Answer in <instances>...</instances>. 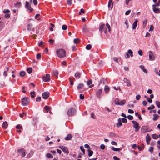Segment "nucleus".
<instances>
[{
	"label": "nucleus",
	"instance_id": "obj_15",
	"mask_svg": "<svg viewBox=\"0 0 160 160\" xmlns=\"http://www.w3.org/2000/svg\"><path fill=\"white\" fill-rule=\"evenodd\" d=\"M123 81L125 83H127V86L129 87L131 85L130 81L127 78H124L123 80Z\"/></svg>",
	"mask_w": 160,
	"mask_h": 160
},
{
	"label": "nucleus",
	"instance_id": "obj_19",
	"mask_svg": "<svg viewBox=\"0 0 160 160\" xmlns=\"http://www.w3.org/2000/svg\"><path fill=\"white\" fill-rule=\"evenodd\" d=\"M146 139L147 143L148 144H149L150 143V142L151 140V138L149 135L148 134L147 135L146 137Z\"/></svg>",
	"mask_w": 160,
	"mask_h": 160
},
{
	"label": "nucleus",
	"instance_id": "obj_64",
	"mask_svg": "<svg viewBox=\"0 0 160 160\" xmlns=\"http://www.w3.org/2000/svg\"><path fill=\"white\" fill-rule=\"evenodd\" d=\"M105 145L104 144H102L100 145V148L102 150H103L105 149Z\"/></svg>",
	"mask_w": 160,
	"mask_h": 160
},
{
	"label": "nucleus",
	"instance_id": "obj_37",
	"mask_svg": "<svg viewBox=\"0 0 160 160\" xmlns=\"http://www.w3.org/2000/svg\"><path fill=\"white\" fill-rule=\"evenodd\" d=\"M25 72L24 71H22L20 72L19 75L21 77H23L25 75Z\"/></svg>",
	"mask_w": 160,
	"mask_h": 160
},
{
	"label": "nucleus",
	"instance_id": "obj_21",
	"mask_svg": "<svg viewBox=\"0 0 160 160\" xmlns=\"http://www.w3.org/2000/svg\"><path fill=\"white\" fill-rule=\"evenodd\" d=\"M8 126V123L6 121H4L3 122L2 125V127L5 129H6L7 128Z\"/></svg>",
	"mask_w": 160,
	"mask_h": 160
},
{
	"label": "nucleus",
	"instance_id": "obj_39",
	"mask_svg": "<svg viewBox=\"0 0 160 160\" xmlns=\"http://www.w3.org/2000/svg\"><path fill=\"white\" fill-rule=\"evenodd\" d=\"M32 68H27L26 71L27 72H28V73L29 74H30L32 72Z\"/></svg>",
	"mask_w": 160,
	"mask_h": 160
},
{
	"label": "nucleus",
	"instance_id": "obj_41",
	"mask_svg": "<svg viewBox=\"0 0 160 160\" xmlns=\"http://www.w3.org/2000/svg\"><path fill=\"white\" fill-rule=\"evenodd\" d=\"M92 48V46L91 44L87 45L86 47V48L88 50H90Z\"/></svg>",
	"mask_w": 160,
	"mask_h": 160
},
{
	"label": "nucleus",
	"instance_id": "obj_47",
	"mask_svg": "<svg viewBox=\"0 0 160 160\" xmlns=\"http://www.w3.org/2000/svg\"><path fill=\"white\" fill-rule=\"evenodd\" d=\"M80 150L83 152V154L84 155L85 153V150L84 148L82 146H80Z\"/></svg>",
	"mask_w": 160,
	"mask_h": 160
},
{
	"label": "nucleus",
	"instance_id": "obj_22",
	"mask_svg": "<svg viewBox=\"0 0 160 160\" xmlns=\"http://www.w3.org/2000/svg\"><path fill=\"white\" fill-rule=\"evenodd\" d=\"M104 90L106 93H108L110 90V87L108 85H105L104 87Z\"/></svg>",
	"mask_w": 160,
	"mask_h": 160
},
{
	"label": "nucleus",
	"instance_id": "obj_42",
	"mask_svg": "<svg viewBox=\"0 0 160 160\" xmlns=\"http://www.w3.org/2000/svg\"><path fill=\"white\" fill-rule=\"evenodd\" d=\"M152 137L154 139H157L158 138V136L156 134H152Z\"/></svg>",
	"mask_w": 160,
	"mask_h": 160
},
{
	"label": "nucleus",
	"instance_id": "obj_55",
	"mask_svg": "<svg viewBox=\"0 0 160 160\" xmlns=\"http://www.w3.org/2000/svg\"><path fill=\"white\" fill-rule=\"evenodd\" d=\"M156 104L158 108H160V102L158 101H156Z\"/></svg>",
	"mask_w": 160,
	"mask_h": 160
},
{
	"label": "nucleus",
	"instance_id": "obj_59",
	"mask_svg": "<svg viewBox=\"0 0 160 160\" xmlns=\"http://www.w3.org/2000/svg\"><path fill=\"white\" fill-rule=\"evenodd\" d=\"M80 98L81 99H84V96L83 94H80L79 96Z\"/></svg>",
	"mask_w": 160,
	"mask_h": 160
},
{
	"label": "nucleus",
	"instance_id": "obj_36",
	"mask_svg": "<svg viewBox=\"0 0 160 160\" xmlns=\"http://www.w3.org/2000/svg\"><path fill=\"white\" fill-rule=\"evenodd\" d=\"M7 70L6 71H5L3 72V75L5 76H7V71H8L9 69V68L8 67H7L6 68Z\"/></svg>",
	"mask_w": 160,
	"mask_h": 160
},
{
	"label": "nucleus",
	"instance_id": "obj_62",
	"mask_svg": "<svg viewBox=\"0 0 160 160\" xmlns=\"http://www.w3.org/2000/svg\"><path fill=\"white\" fill-rule=\"evenodd\" d=\"M41 98L40 97H37L36 98V101L37 102H39L41 101Z\"/></svg>",
	"mask_w": 160,
	"mask_h": 160
},
{
	"label": "nucleus",
	"instance_id": "obj_2",
	"mask_svg": "<svg viewBox=\"0 0 160 160\" xmlns=\"http://www.w3.org/2000/svg\"><path fill=\"white\" fill-rule=\"evenodd\" d=\"M76 112V109L72 108L68 110L67 112V114L69 116H72L74 115Z\"/></svg>",
	"mask_w": 160,
	"mask_h": 160
},
{
	"label": "nucleus",
	"instance_id": "obj_6",
	"mask_svg": "<svg viewBox=\"0 0 160 160\" xmlns=\"http://www.w3.org/2000/svg\"><path fill=\"white\" fill-rule=\"evenodd\" d=\"M141 131L142 133H145L146 132H150L152 130H150L148 126H143L141 128Z\"/></svg>",
	"mask_w": 160,
	"mask_h": 160
},
{
	"label": "nucleus",
	"instance_id": "obj_49",
	"mask_svg": "<svg viewBox=\"0 0 160 160\" xmlns=\"http://www.w3.org/2000/svg\"><path fill=\"white\" fill-rule=\"evenodd\" d=\"M41 57V54L40 53H38L36 55V58L38 59H39Z\"/></svg>",
	"mask_w": 160,
	"mask_h": 160
},
{
	"label": "nucleus",
	"instance_id": "obj_38",
	"mask_svg": "<svg viewBox=\"0 0 160 160\" xmlns=\"http://www.w3.org/2000/svg\"><path fill=\"white\" fill-rule=\"evenodd\" d=\"M80 41V40L78 38L75 39L74 40V42L76 44L79 43Z\"/></svg>",
	"mask_w": 160,
	"mask_h": 160
},
{
	"label": "nucleus",
	"instance_id": "obj_16",
	"mask_svg": "<svg viewBox=\"0 0 160 160\" xmlns=\"http://www.w3.org/2000/svg\"><path fill=\"white\" fill-rule=\"evenodd\" d=\"M92 83V80H90L86 81L87 84L89 86V88H92L93 87V84H91Z\"/></svg>",
	"mask_w": 160,
	"mask_h": 160
},
{
	"label": "nucleus",
	"instance_id": "obj_51",
	"mask_svg": "<svg viewBox=\"0 0 160 160\" xmlns=\"http://www.w3.org/2000/svg\"><path fill=\"white\" fill-rule=\"evenodd\" d=\"M126 102V101L125 100H122V101H120V104H120L119 105H124Z\"/></svg>",
	"mask_w": 160,
	"mask_h": 160
},
{
	"label": "nucleus",
	"instance_id": "obj_4",
	"mask_svg": "<svg viewBox=\"0 0 160 160\" xmlns=\"http://www.w3.org/2000/svg\"><path fill=\"white\" fill-rule=\"evenodd\" d=\"M30 102V99L27 97H25L22 100V105L24 106L27 105Z\"/></svg>",
	"mask_w": 160,
	"mask_h": 160
},
{
	"label": "nucleus",
	"instance_id": "obj_24",
	"mask_svg": "<svg viewBox=\"0 0 160 160\" xmlns=\"http://www.w3.org/2000/svg\"><path fill=\"white\" fill-rule=\"evenodd\" d=\"M138 20L136 19L134 22L132 24V29H136V27L137 25V23H138Z\"/></svg>",
	"mask_w": 160,
	"mask_h": 160
},
{
	"label": "nucleus",
	"instance_id": "obj_20",
	"mask_svg": "<svg viewBox=\"0 0 160 160\" xmlns=\"http://www.w3.org/2000/svg\"><path fill=\"white\" fill-rule=\"evenodd\" d=\"M81 73L79 72H78L75 74L74 77L77 79H79L81 77Z\"/></svg>",
	"mask_w": 160,
	"mask_h": 160
},
{
	"label": "nucleus",
	"instance_id": "obj_11",
	"mask_svg": "<svg viewBox=\"0 0 160 160\" xmlns=\"http://www.w3.org/2000/svg\"><path fill=\"white\" fill-rule=\"evenodd\" d=\"M25 151H26L23 148L17 150V152L18 153L20 152L21 153H22L21 156L22 157H24L25 156Z\"/></svg>",
	"mask_w": 160,
	"mask_h": 160
},
{
	"label": "nucleus",
	"instance_id": "obj_14",
	"mask_svg": "<svg viewBox=\"0 0 160 160\" xmlns=\"http://www.w3.org/2000/svg\"><path fill=\"white\" fill-rule=\"evenodd\" d=\"M83 31L86 33H87L89 31V29L86 25H84L83 28Z\"/></svg>",
	"mask_w": 160,
	"mask_h": 160
},
{
	"label": "nucleus",
	"instance_id": "obj_52",
	"mask_svg": "<svg viewBox=\"0 0 160 160\" xmlns=\"http://www.w3.org/2000/svg\"><path fill=\"white\" fill-rule=\"evenodd\" d=\"M154 108H155V107H154V105H151L150 107H148V110H151V109Z\"/></svg>",
	"mask_w": 160,
	"mask_h": 160
},
{
	"label": "nucleus",
	"instance_id": "obj_7",
	"mask_svg": "<svg viewBox=\"0 0 160 160\" xmlns=\"http://www.w3.org/2000/svg\"><path fill=\"white\" fill-rule=\"evenodd\" d=\"M59 148L61 149L63 152L67 154L69 152L67 148L64 146H60L59 147Z\"/></svg>",
	"mask_w": 160,
	"mask_h": 160
},
{
	"label": "nucleus",
	"instance_id": "obj_54",
	"mask_svg": "<svg viewBox=\"0 0 160 160\" xmlns=\"http://www.w3.org/2000/svg\"><path fill=\"white\" fill-rule=\"evenodd\" d=\"M147 20H145L143 22V27L144 28H145L147 25Z\"/></svg>",
	"mask_w": 160,
	"mask_h": 160
},
{
	"label": "nucleus",
	"instance_id": "obj_5",
	"mask_svg": "<svg viewBox=\"0 0 160 160\" xmlns=\"http://www.w3.org/2000/svg\"><path fill=\"white\" fill-rule=\"evenodd\" d=\"M132 122L133 124V127L135 128V131H138L140 129V127L139 126L138 123L136 121H132Z\"/></svg>",
	"mask_w": 160,
	"mask_h": 160
},
{
	"label": "nucleus",
	"instance_id": "obj_53",
	"mask_svg": "<svg viewBox=\"0 0 160 160\" xmlns=\"http://www.w3.org/2000/svg\"><path fill=\"white\" fill-rule=\"evenodd\" d=\"M127 118L128 119H129L130 120H132L133 118V117L132 116H131V115H128L127 116Z\"/></svg>",
	"mask_w": 160,
	"mask_h": 160
},
{
	"label": "nucleus",
	"instance_id": "obj_23",
	"mask_svg": "<svg viewBox=\"0 0 160 160\" xmlns=\"http://www.w3.org/2000/svg\"><path fill=\"white\" fill-rule=\"evenodd\" d=\"M72 136L71 134H68L67 136L65 138V139L66 140H69L71 139V138H72Z\"/></svg>",
	"mask_w": 160,
	"mask_h": 160
},
{
	"label": "nucleus",
	"instance_id": "obj_12",
	"mask_svg": "<svg viewBox=\"0 0 160 160\" xmlns=\"http://www.w3.org/2000/svg\"><path fill=\"white\" fill-rule=\"evenodd\" d=\"M49 93L48 92H44L42 94V98L44 99H47L49 96Z\"/></svg>",
	"mask_w": 160,
	"mask_h": 160
},
{
	"label": "nucleus",
	"instance_id": "obj_60",
	"mask_svg": "<svg viewBox=\"0 0 160 160\" xmlns=\"http://www.w3.org/2000/svg\"><path fill=\"white\" fill-rule=\"evenodd\" d=\"M16 128L17 129H19L22 128V126H21L20 125L18 124L16 126Z\"/></svg>",
	"mask_w": 160,
	"mask_h": 160
},
{
	"label": "nucleus",
	"instance_id": "obj_43",
	"mask_svg": "<svg viewBox=\"0 0 160 160\" xmlns=\"http://www.w3.org/2000/svg\"><path fill=\"white\" fill-rule=\"evenodd\" d=\"M52 73L53 74V75H54L56 76H57L58 74V71L56 70L54 71H53L52 72Z\"/></svg>",
	"mask_w": 160,
	"mask_h": 160
},
{
	"label": "nucleus",
	"instance_id": "obj_57",
	"mask_svg": "<svg viewBox=\"0 0 160 160\" xmlns=\"http://www.w3.org/2000/svg\"><path fill=\"white\" fill-rule=\"evenodd\" d=\"M153 149H154L153 147L152 146H151L150 148L149 149V151L151 153H152L153 152Z\"/></svg>",
	"mask_w": 160,
	"mask_h": 160
},
{
	"label": "nucleus",
	"instance_id": "obj_3",
	"mask_svg": "<svg viewBox=\"0 0 160 160\" xmlns=\"http://www.w3.org/2000/svg\"><path fill=\"white\" fill-rule=\"evenodd\" d=\"M103 31H104V33L106 34L107 31V28L104 24H102L100 26L99 28V32L101 34H102Z\"/></svg>",
	"mask_w": 160,
	"mask_h": 160
},
{
	"label": "nucleus",
	"instance_id": "obj_9",
	"mask_svg": "<svg viewBox=\"0 0 160 160\" xmlns=\"http://www.w3.org/2000/svg\"><path fill=\"white\" fill-rule=\"evenodd\" d=\"M42 79L44 82H48L50 79V75L48 74H46L45 76H43L42 77Z\"/></svg>",
	"mask_w": 160,
	"mask_h": 160
},
{
	"label": "nucleus",
	"instance_id": "obj_1",
	"mask_svg": "<svg viewBox=\"0 0 160 160\" xmlns=\"http://www.w3.org/2000/svg\"><path fill=\"white\" fill-rule=\"evenodd\" d=\"M57 55L60 58H62L66 56V52L65 50L63 49L58 50L56 51Z\"/></svg>",
	"mask_w": 160,
	"mask_h": 160
},
{
	"label": "nucleus",
	"instance_id": "obj_30",
	"mask_svg": "<svg viewBox=\"0 0 160 160\" xmlns=\"http://www.w3.org/2000/svg\"><path fill=\"white\" fill-rule=\"evenodd\" d=\"M120 100L119 99L117 98H116L114 100V103L116 105H119L120 104Z\"/></svg>",
	"mask_w": 160,
	"mask_h": 160
},
{
	"label": "nucleus",
	"instance_id": "obj_63",
	"mask_svg": "<svg viewBox=\"0 0 160 160\" xmlns=\"http://www.w3.org/2000/svg\"><path fill=\"white\" fill-rule=\"evenodd\" d=\"M67 3L69 5H71L72 4V2L70 0H67Z\"/></svg>",
	"mask_w": 160,
	"mask_h": 160
},
{
	"label": "nucleus",
	"instance_id": "obj_35",
	"mask_svg": "<svg viewBox=\"0 0 160 160\" xmlns=\"http://www.w3.org/2000/svg\"><path fill=\"white\" fill-rule=\"evenodd\" d=\"M30 95L31 98H33L35 96V92L34 91L31 92H30Z\"/></svg>",
	"mask_w": 160,
	"mask_h": 160
},
{
	"label": "nucleus",
	"instance_id": "obj_32",
	"mask_svg": "<svg viewBox=\"0 0 160 160\" xmlns=\"http://www.w3.org/2000/svg\"><path fill=\"white\" fill-rule=\"evenodd\" d=\"M139 67H140L141 68L143 72L146 73H147V71L146 69L144 68V66L143 65H141L139 66Z\"/></svg>",
	"mask_w": 160,
	"mask_h": 160
},
{
	"label": "nucleus",
	"instance_id": "obj_33",
	"mask_svg": "<svg viewBox=\"0 0 160 160\" xmlns=\"http://www.w3.org/2000/svg\"><path fill=\"white\" fill-rule=\"evenodd\" d=\"M153 120L154 121H156L158 119V117H159V116L158 115V114H155L153 115Z\"/></svg>",
	"mask_w": 160,
	"mask_h": 160
},
{
	"label": "nucleus",
	"instance_id": "obj_31",
	"mask_svg": "<svg viewBox=\"0 0 160 160\" xmlns=\"http://www.w3.org/2000/svg\"><path fill=\"white\" fill-rule=\"evenodd\" d=\"M111 148L112 150L115 151H119L121 150L120 148H116L113 146H112Z\"/></svg>",
	"mask_w": 160,
	"mask_h": 160
},
{
	"label": "nucleus",
	"instance_id": "obj_48",
	"mask_svg": "<svg viewBox=\"0 0 160 160\" xmlns=\"http://www.w3.org/2000/svg\"><path fill=\"white\" fill-rule=\"evenodd\" d=\"M67 28V26L65 25H63L62 26V29L63 30H66Z\"/></svg>",
	"mask_w": 160,
	"mask_h": 160
},
{
	"label": "nucleus",
	"instance_id": "obj_50",
	"mask_svg": "<svg viewBox=\"0 0 160 160\" xmlns=\"http://www.w3.org/2000/svg\"><path fill=\"white\" fill-rule=\"evenodd\" d=\"M106 26L107 28H108V32H109L111 30L110 26L108 23H107L106 24Z\"/></svg>",
	"mask_w": 160,
	"mask_h": 160
},
{
	"label": "nucleus",
	"instance_id": "obj_29",
	"mask_svg": "<svg viewBox=\"0 0 160 160\" xmlns=\"http://www.w3.org/2000/svg\"><path fill=\"white\" fill-rule=\"evenodd\" d=\"M118 135L117 134L113 132H111L109 134V137H117Z\"/></svg>",
	"mask_w": 160,
	"mask_h": 160
},
{
	"label": "nucleus",
	"instance_id": "obj_44",
	"mask_svg": "<svg viewBox=\"0 0 160 160\" xmlns=\"http://www.w3.org/2000/svg\"><path fill=\"white\" fill-rule=\"evenodd\" d=\"M44 109L46 110L47 112H48V110H49L51 109V108L48 106H46L44 107Z\"/></svg>",
	"mask_w": 160,
	"mask_h": 160
},
{
	"label": "nucleus",
	"instance_id": "obj_58",
	"mask_svg": "<svg viewBox=\"0 0 160 160\" xmlns=\"http://www.w3.org/2000/svg\"><path fill=\"white\" fill-rule=\"evenodd\" d=\"M125 24L126 26V28L127 29L128 28H129V25H128V21L127 20H125Z\"/></svg>",
	"mask_w": 160,
	"mask_h": 160
},
{
	"label": "nucleus",
	"instance_id": "obj_26",
	"mask_svg": "<svg viewBox=\"0 0 160 160\" xmlns=\"http://www.w3.org/2000/svg\"><path fill=\"white\" fill-rule=\"evenodd\" d=\"M106 80L105 79L103 78L100 81L99 83L98 84V86H99L100 84L102 83H103V84H105L106 83Z\"/></svg>",
	"mask_w": 160,
	"mask_h": 160
},
{
	"label": "nucleus",
	"instance_id": "obj_40",
	"mask_svg": "<svg viewBox=\"0 0 160 160\" xmlns=\"http://www.w3.org/2000/svg\"><path fill=\"white\" fill-rule=\"evenodd\" d=\"M160 6V0H159L158 1V2L156 3L155 4H154L152 5V7H158V6Z\"/></svg>",
	"mask_w": 160,
	"mask_h": 160
},
{
	"label": "nucleus",
	"instance_id": "obj_27",
	"mask_svg": "<svg viewBox=\"0 0 160 160\" xmlns=\"http://www.w3.org/2000/svg\"><path fill=\"white\" fill-rule=\"evenodd\" d=\"M21 3L20 2H17V3L14 4V6L16 8H19L21 7Z\"/></svg>",
	"mask_w": 160,
	"mask_h": 160
},
{
	"label": "nucleus",
	"instance_id": "obj_13",
	"mask_svg": "<svg viewBox=\"0 0 160 160\" xmlns=\"http://www.w3.org/2000/svg\"><path fill=\"white\" fill-rule=\"evenodd\" d=\"M149 60L151 61L154 60L155 59V57L153 52L151 51H149Z\"/></svg>",
	"mask_w": 160,
	"mask_h": 160
},
{
	"label": "nucleus",
	"instance_id": "obj_17",
	"mask_svg": "<svg viewBox=\"0 0 160 160\" xmlns=\"http://www.w3.org/2000/svg\"><path fill=\"white\" fill-rule=\"evenodd\" d=\"M153 12L156 13H159L160 12V10L159 9L157 8L156 7H153Z\"/></svg>",
	"mask_w": 160,
	"mask_h": 160
},
{
	"label": "nucleus",
	"instance_id": "obj_10",
	"mask_svg": "<svg viewBox=\"0 0 160 160\" xmlns=\"http://www.w3.org/2000/svg\"><path fill=\"white\" fill-rule=\"evenodd\" d=\"M25 7L28 10H30V12H32L33 10V9L31 7V5L29 4V2L28 1H26L25 2Z\"/></svg>",
	"mask_w": 160,
	"mask_h": 160
},
{
	"label": "nucleus",
	"instance_id": "obj_46",
	"mask_svg": "<svg viewBox=\"0 0 160 160\" xmlns=\"http://www.w3.org/2000/svg\"><path fill=\"white\" fill-rule=\"evenodd\" d=\"M121 120L124 123H126L127 122V120L125 118H122Z\"/></svg>",
	"mask_w": 160,
	"mask_h": 160
},
{
	"label": "nucleus",
	"instance_id": "obj_34",
	"mask_svg": "<svg viewBox=\"0 0 160 160\" xmlns=\"http://www.w3.org/2000/svg\"><path fill=\"white\" fill-rule=\"evenodd\" d=\"M32 27V24H28L27 26V30L28 31H30L31 30V28Z\"/></svg>",
	"mask_w": 160,
	"mask_h": 160
},
{
	"label": "nucleus",
	"instance_id": "obj_28",
	"mask_svg": "<svg viewBox=\"0 0 160 160\" xmlns=\"http://www.w3.org/2000/svg\"><path fill=\"white\" fill-rule=\"evenodd\" d=\"M87 151L88 152V155L89 157H91L92 155L93 152L92 151H91L90 149H88Z\"/></svg>",
	"mask_w": 160,
	"mask_h": 160
},
{
	"label": "nucleus",
	"instance_id": "obj_61",
	"mask_svg": "<svg viewBox=\"0 0 160 160\" xmlns=\"http://www.w3.org/2000/svg\"><path fill=\"white\" fill-rule=\"evenodd\" d=\"M91 116L93 119H96V116L93 112L91 113Z\"/></svg>",
	"mask_w": 160,
	"mask_h": 160
},
{
	"label": "nucleus",
	"instance_id": "obj_25",
	"mask_svg": "<svg viewBox=\"0 0 160 160\" xmlns=\"http://www.w3.org/2000/svg\"><path fill=\"white\" fill-rule=\"evenodd\" d=\"M84 86V85L82 83H80L79 84L78 86H77V89L78 90L82 88Z\"/></svg>",
	"mask_w": 160,
	"mask_h": 160
},
{
	"label": "nucleus",
	"instance_id": "obj_18",
	"mask_svg": "<svg viewBox=\"0 0 160 160\" xmlns=\"http://www.w3.org/2000/svg\"><path fill=\"white\" fill-rule=\"evenodd\" d=\"M122 123L120 118H119L118 119V122L116 123L117 126L119 128L122 126Z\"/></svg>",
	"mask_w": 160,
	"mask_h": 160
},
{
	"label": "nucleus",
	"instance_id": "obj_56",
	"mask_svg": "<svg viewBox=\"0 0 160 160\" xmlns=\"http://www.w3.org/2000/svg\"><path fill=\"white\" fill-rule=\"evenodd\" d=\"M46 156L48 158H52L53 156H52L51 154L50 153H48L46 155Z\"/></svg>",
	"mask_w": 160,
	"mask_h": 160
},
{
	"label": "nucleus",
	"instance_id": "obj_8",
	"mask_svg": "<svg viewBox=\"0 0 160 160\" xmlns=\"http://www.w3.org/2000/svg\"><path fill=\"white\" fill-rule=\"evenodd\" d=\"M102 93V90L101 89H98L96 92V95L98 99H100L101 97V94Z\"/></svg>",
	"mask_w": 160,
	"mask_h": 160
},
{
	"label": "nucleus",
	"instance_id": "obj_45",
	"mask_svg": "<svg viewBox=\"0 0 160 160\" xmlns=\"http://www.w3.org/2000/svg\"><path fill=\"white\" fill-rule=\"evenodd\" d=\"M128 53L130 55V56L131 57H133V54H132L133 52L131 50H130V49L128 50Z\"/></svg>",
	"mask_w": 160,
	"mask_h": 160
}]
</instances>
